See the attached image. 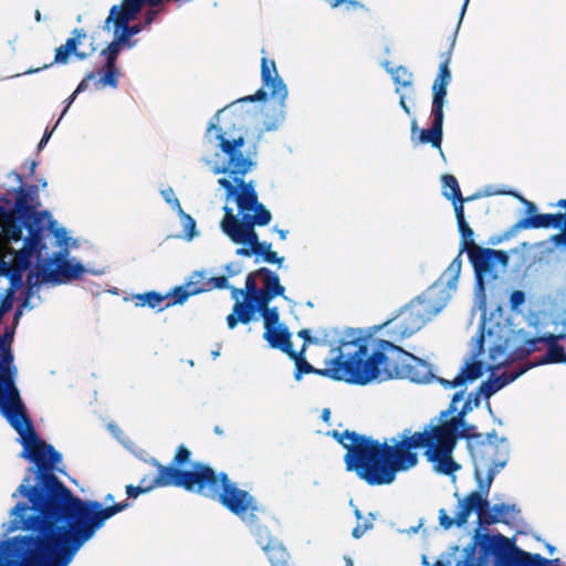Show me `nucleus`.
<instances>
[{
	"label": "nucleus",
	"mask_w": 566,
	"mask_h": 566,
	"mask_svg": "<svg viewBox=\"0 0 566 566\" xmlns=\"http://www.w3.org/2000/svg\"><path fill=\"white\" fill-rule=\"evenodd\" d=\"M42 478V483L18 488L31 507L20 502L13 514L24 530L36 533L18 539L23 566H69L106 521L130 505L125 500L103 506L98 501H85L74 495L56 475Z\"/></svg>",
	"instance_id": "f257e3e1"
},
{
	"label": "nucleus",
	"mask_w": 566,
	"mask_h": 566,
	"mask_svg": "<svg viewBox=\"0 0 566 566\" xmlns=\"http://www.w3.org/2000/svg\"><path fill=\"white\" fill-rule=\"evenodd\" d=\"M368 347V337H364L359 329L349 328L339 342L338 355L332 359L331 368H314L304 357L305 344L300 352L293 349L287 356L295 363L296 380H301L305 374H318L360 386L376 379L401 378L413 382H424L428 379V365L392 342L379 339L369 356Z\"/></svg>",
	"instance_id": "f03ea898"
},
{
	"label": "nucleus",
	"mask_w": 566,
	"mask_h": 566,
	"mask_svg": "<svg viewBox=\"0 0 566 566\" xmlns=\"http://www.w3.org/2000/svg\"><path fill=\"white\" fill-rule=\"evenodd\" d=\"M151 464L158 470L157 475H145L139 485L156 484L157 488L178 486L197 493L212 501H218L229 512L240 517L251 530L260 528V516L266 510L248 491L240 489L226 472H217L203 462L191 463L190 470L165 467L156 459Z\"/></svg>",
	"instance_id": "7ed1b4c3"
},
{
	"label": "nucleus",
	"mask_w": 566,
	"mask_h": 566,
	"mask_svg": "<svg viewBox=\"0 0 566 566\" xmlns=\"http://www.w3.org/2000/svg\"><path fill=\"white\" fill-rule=\"evenodd\" d=\"M464 398V390L457 391L446 410L439 413L437 424L427 426L421 432H411L403 430V450L407 452L405 461V471L418 464V454L413 450L424 448V457L428 462L433 464L436 472L444 475H451L461 469L452 453L459 439H465L468 444L473 440H481L483 434L478 432L474 424L468 423L463 418L454 429H448L451 415L457 411V405Z\"/></svg>",
	"instance_id": "20e7f679"
},
{
	"label": "nucleus",
	"mask_w": 566,
	"mask_h": 566,
	"mask_svg": "<svg viewBox=\"0 0 566 566\" xmlns=\"http://www.w3.org/2000/svg\"><path fill=\"white\" fill-rule=\"evenodd\" d=\"M332 437L346 449L345 468L353 471L368 485H386L395 481L398 472L405 471L408 458L403 450V432L399 439L379 442L355 431H332Z\"/></svg>",
	"instance_id": "39448f33"
},
{
	"label": "nucleus",
	"mask_w": 566,
	"mask_h": 566,
	"mask_svg": "<svg viewBox=\"0 0 566 566\" xmlns=\"http://www.w3.org/2000/svg\"><path fill=\"white\" fill-rule=\"evenodd\" d=\"M0 413L21 437V443L24 447L22 457L35 463L38 483L43 482V475H55L52 471L61 462L62 455L52 444L38 437L20 391L6 371L0 373Z\"/></svg>",
	"instance_id": "423d86ee"
},
{
	"label": "nucleus",
	"mask_w": 566,
	"mask_h": 566,
	"mask_svg": "<svg viewBox=\"0 0 566 566\" xmlns=\"http://www.w3.org/2000/svg\"><path fill=\"white\" fill-rule=\"evenodd\" d=\"M217 130L216 139L219 142V147L222 153L228 156V167L216 168L214 174L228 172L235 187L229 179L220 178L218 184L226 190L227 197H233L239 211L249 213L258 206L262 205L259 201L258 193L254 189L253 182H245L243 177L256 165L254 156L256 155V145H253V151L244 155L241 148L244 146V137L242 135L227 137V132H223L218 123H210L207 132Z\"/></svg>",
	"instance_id": "0eeeda50"
},
{
	"label": "nucleus",
	"mask_w": 566,
	"mask_h": 566,
	"mask_svg": "<svg viewBox=\"0 0 566 566\" xmlns=\"http://www.w3.org/2000/svg\"><path fill=\"white\" fill-rule=\"evenodd\" d=\"M450 297L448 287L433 284L402 306L394 317L375 326L374 329H385V334L391 340L400 342L424 327L446 307Z\"/></svg>",
	"instance_id": "6e6552de"
},
{
	"label": "nucleus",
	"mask_w": 566,
	"mask_h": 566,
	"mask_svg": "<svg viewBox=\"0 0 566 566\" xmlns=\"http://www.w3.org/2000/svg\"><path fill=\"white\" fill-rule=\"evenodd\" d=\"M223 211L220 228L233 243H253L254 254L262 256L263 261L279 265L283 263L284 258L272 251V243L260 241L255 231V227L268 226L272 220V213L264 205H260L252 210V214L244 213L241 219L228 206L223 207Z\"/></svg>",
	"instance_id": "1a4fd4ad"
},
{
	"label": "nucleus",
	"mask_w": 566,
	"mask_h": 566,
	"mask_svg": "<svg viewBox=\"0 0 566 566\" xmlns=\"http://www.w3.org/2000/svg\"><path fill=\"white\" fill-rule=\"evenodd\" d=\"M469 451L474 463V473L479 488L490 492L495 475L503 469L510 454L506 438H499L495 430L481 440L469 443Z\"/></svg>",
	"instance_id": "9d476101"
},
{
	"label": "nucleus",
	"mask_w": 566,
	"mask_h": 566,
	"mask_svg": "<svg viewBox=\"0 0 566 566\" xmlns=\"http://www.w3.org/2000/svg\"><path fill=\"white\" fill-rule=\"evenodd\" d=\"M479 557H475L474 566H489L488 558L493 557L494 566H533L535 555L518 548L512 539L502 534L476 535Z\"/></svg>",
	"instance_id": "9b49d317"
},
{
	"label": "nucleus",
	"mask_w": 566,
	"mask_h": 566,
	"mask_svg": "<svg viewBox=\"0 0 566 566\" xmlns=\"http://www.w3.org/2000/svg\"><path fill=\"white\" fill-rule=\"evenodd\" d=\"M489 492L483 489L472 491L458 502V526L468 522L472 512L478 514L480 525H492L496 523H510L514 521L520 510L514 504L496 503L492 507L488 500Z\"/></svg>",
	"instance_id": "f8f14e48"
},
{
	"label": "nucleus",
	"mask_w": 566,
	"mask_h": 566,
	"mask_svg": "<svg viewBox=\"0 0 566 566\" xmlns=\"http://www.w3.org/2000/svg\"><path fill=\"white\" fill-rule=\"evenodd\" d=\"M163 4L161 0H122L120 4H114L111 8L105 25L108 27L112 23L119 41L127 48H133L135 41H130V38L140 33L144 25L139 22L130 25L129 22L138 17L145 6L161 7Z\"/></svg>",
	"instance_id": "ddd939ff"
},
{
	"label": "nucleus",
	"mask_w": 566,
	"mask_h": 566,
	"mask_svg": "<svg viewBox=\"0 0 566 566\" xmlns=\"http://www.w3.org/2000/svg\"><path fill=\"white\" fill-rule=\"evenodd\" d=\"M261 78L263 86L270 88L271 96L279 101V105L271 113L264 114V130L271 132L277 129L285 119L284 102L287 97V87L277 73L274 60L266 56L261 60Z\"/></svg>",
	"instance_id": "4468645a"
},
{
	"label": "nucleus",
	"mask_w": 566,
	"mask_h": 566,
	"mask_svg": "<svg viewBox=\"0 0 566 566\" xmlns=\"http://www.w3.org/2000/svg\"><path fill=\"white\" fill-rule=\"evenodd\" d=\"M468 256L481 289H483L485 275L493 273L497 264L506 266L510 261L509 254L505 251L482 248L480 245L469 251Z\"/></svg>",
	"instance_id": "2eb2a0df"
},
{
	"label": "nucleus",
	"mask_w": 566,
	"mask_h": 566,
	"mask_svg": "<svg viewBox=\"0 0 566 566\" xmlns=\"http://www.w3.org/2000/svg\"><path fill=\"white\" fill-rule=\"evenodd\" d=\"M67 249L64 252L54 253L50 259L48 265L42 271V276L45 282L52 283H66L75 279H80L85 272V268L82 263L77 262L73 264L69 260H65Z\"/></svg>",
	"instance_id": "dca6fc26"
},
{
	"label": "nucleus",
	"mask_w": 566,
	"mask_h": 566,
	"mask_svg": "<svg viewBox=\"0 0 566 566\" xmlns=\"http://www.w3.org/2000/svg\"><path fill=\"white\" fill-rule=\"evenodd\" d=\"M432 125L428 129H419L417 122H411V140L416 144H430L433 148L441 149L443 136V107H431Z\"/></svg>",
	"instance_id": "f3484780"
},
{
	"label": "nucleus",
	"mask_w": 566,
	"mask_h": 566,
	"mask_svg": "<svg viewBox=\"0 0 566 566\" xmlns=\"http://www.w3.org/2000/svg\"><path fill=\"white\" fill-rule=\"evenodd\" d=\"M528 367L521 368L516 371L512 373H503L502 375L490 378L485 381H482L478 389L475 390V406H480L481 403V397L490 398L492 395L497 392L500 389H502L504 386L511 384L515 379H517L521 375H523Z\"/></svg>",
	"instance_id": "a211bd4d"
},
{
	"label": "nucleus",
	"mask_w": 566,
	"mask_h": 566,
	"mask_svg": "<svg viewBox=\"0 0 566 566\" xmlns=\"http://www.w3.org/2000/svg\"><path fill=\"white\" fill-rule=\"evenodd\" d=\"M255 274L262 280L259 302H271L276 296H284L285 287L281 284L279 275L268 268L255 270Z\"/></svg>",
	"instance_id": "6ab92c4d"
},
{
	"label": "nucleus",
	"mask_w": 566,
	"mask_h": 566,
	"mask_svg": "<svg viewBox=\"0 0 566 566\" xmlns=\"http://www.w3.org/2000/svg\"><path fill=\"white\" fill-rule=\"evenodd\" d=\"M562 229V213H541L525 217L518 220L511 229V232L518 229Z\"/></svg>",
	"instance_id": "aec40b11"
},
{
	"label": "nucleus",
	"mask_w": 566,
	"mask_h": 566,
	"mask_svg": "<svg viewBox=\"0 0 566 566\" xmlns=\"http://www.w3.org/2000/svg\"><path fill=\"white\" fill-rule=\"evenodd\" d=\"M450 60H451V54H450V52H448V53H446V59L439 66L438 75L432 85V93H433L432 105L433 106L443 107V105H444V99L447 96V87H448L449 83L451 82V72L449 69Z\"/></svg>",
	"instance_id": "412c9836"
},
{
	"label": "nucleus",
	"mask_w": 566,
	"mask_h": 566,
	"mask_svg": "<svg viewBox=\"0 0 566 566\" xmlns=\"http://www.w3.org/2000/svg\"><path fill=\"white\" fill-rule=\"evenodd\" d=\"M259 312V304L251 300H244L243 302H235L232 307V313L227 316V324L230 329L241 324H249Z\"/></svg>",
	"instance_id": "4be33fe9"
},
{
	"label": "nucleus",
	"mask_w": 566,
	"mask_h": 566,
	"mask_svg": "<svg viewBox=\"0 0 566 566\" xmlns=\"http://www.w3.org/2000/svg\"><path fill=\"white\" fill-rule=\"evenodd\" d=\"M15 326L7 327L2 337H0V373H7L14 380L15 367L13 364V354L11 352V344L13 342Z\"/></svg>",
	"instance_id": "5701e85b"
},
{
	"label": "nucleus",
	"mask_w": 566,
	"mask_h": 566,
	"mask_svg": "<svg viewBox=\"0 0 566 566\" xmlns=\"http://www.w3.org/2000/svg\"><path fill=\"white\" fill-rule=\"evenodd\" d=\"M0 227L4 237L10 241H20L22 239V229L24 227L23 221L20 222L18 220L13 210L6 211L0 207Z\"/></svg>",
	"instance_id": "b1692460"
},
{
	"label": "nucleus",
	"mask_w": 566,
	"mask_h": 566,
	"mask_svg": "<svg viewBox=\"0 0 566 566\" xmlns=\"http://www.w3.org/2000/svg\"><path fill=\"white\" fill-rule=\"evenodd\" d=\"M263 338L272 348H277L286 355L293 350L291 333L285 326L279 325L272 329L264 331Z\"/></svg>",
	"instance_id": "393cba45"
},
{
	"label": "nucleus",
	"mask_w": 566,
	"mask_h": 566,
	"mask_svg": "<svg viewBox=\"0 0 566 566\" xmlns=\"http://www.w3.org/2000/svg\"><path fill=\"white\" fill-rule=\"evenodd\" d=\"M271 566H291V556L286 548L276 541L270 539L263 547Z\"/></svg>",
	"instance_id": "a878e982"
},
{
	"label": "nucleus",
	"mask_w": 566,
	"mask_h": 566,
	"mask_svg": "<svg viewBox=\"0 0 566 566\" xmlns=\"http://www.w3.org/2000/svg\"><path fill=\"white\" fill-rule=\"evenodd\" d=\"M484 373L483 364L480 360L467 363L454 377L453 385H464L467 381H474L482 377Z\"/></svg>",
	"instance_id": "bb28decb"
},
{
	"label": "nucleus",
	"mask_w": 566,
	"mask_h": 566,
	"mask_svg": "<svg viewBox=\"0 0 566 566\" xmlns=\"http://www.w3.org/2000/svg\"><path fill=\"white\" fill-rule=\"evenodd\" d=\"M17 198L14 202V212L19 213V216H22L23 213L28 212L33 206L30 203L32 198V193H36L38 187L35 185H32L29 187L28 190H25L23 187H19L17 190Z\"/></svg>",
	"instance_id": "cd10ccee"
},
{
	"label": "nucleus",
	"mask_w": 566,
	"mask_h": 566,
	"mask_svg": "<svg viewBox=\"0 0 566 566\" xmlns=\"http://www.w3.org/2000/svg\"><path fill=\"white\" fill-rule=\"evenodd\" d=\"M169 298V295L161 294L156 291H149L142 294L134 295L136 306H149L150 308L161 307V303Z\"/></svg>",
	"instance_id": "c85d7f7f"
},
{
	"label": "nucleus",
	"mask_w": 566,
	"mask_h": 566,
	"mask_svg": "<svg viewBox=\"0 0 566 566\" xmlns=\"http://www.w3.org/2000/svg\"><path fill=\"white\" fill-rule=\"evenodd\" d=\"M259 313L264 322V329H272L279 326L280 313L277 307H270V302H259Z\"/></svg>",
	"instance_id": "c756f323"
},
{
	"label": "nucleus",
	"mask_w": 566,
	"mask_h": 566,
	"mask_svg": "<svg viewBox=\"0 0 566 566\" xmlns=\"http://www.w3.org/2000/svg\"><path fill=\"white\" fill-rule=\"evenodd\" d=\"M475 391H472L469 394L467 400L462 405L461 409L454 412L455 415H451L450 423L447 426L448 429H454L458 423L463 418H467V416L473 410V408H478L479 406H475Z\"/></svg>",
	"instance_id": "7c9ffc66"
},
{
	"label": "nucleus",
	"mask_w": 566,
	"mask_h": 566,
	"mask_svg": "<svg viewBox=\"0 0 566 566\" xmlns=\"http://www.w3.org/2000/svg\"><path fill=\"white\" fill-rule=\"evenodd\" d=\"M0 269L2 270V275L7 276L10 281V287L8 290H12V293H15V290L22 285L23 271L12 268L11 264L3 260H0Z\"/></svg>",
	"instance_id": "2f4dec72"
},
{
	"label": "nucleus",
	"mask_w": 566,
	"mask_h": 566,
	"mask_svg": "<svg viewBox=\"0 0 566 566\" xmlns=\"http://www.w3.org/2000/svg\"><path fill=\"white\" fill-rule=\"evenodd\" d=\"M566 361L564 347L558 345L549 346L547 353L539 358L536 365L557 364Z\"/></svg>",
	"instance_id": "473e14b6"
},
{
	"label": "nucleus",
	"mask_w": 566,
	"mask_h": 566,
	"mask_svg": "<svg viewBox=\"0 0 566 566\" xmlns=\"http://www.w3.org/2000/svg\"><path fill=\"white\" fill-rule=\"evenodd\" d=\"M182 286L189 293V296L211 290V287L207 286L206 282H203L202 273L199 272H195L191 276V280L187 281L185 284H182Z\"/></svg>",
	"instance_id": "72a5a7b5"
},
{
	"label": "nucleus",
	"mask_w": 566,
	"mask_h": 566,
	"mask_svg": "<svg viewBox=\"0 0 566 566\" xmlns=\"http://www.w3.org/2000/svg\"><path fill=\"white\" fill-rule=\"evenodd\" d=\"M458 229L461 234V250L460 253L467 251V253L474 249V247H479L473 239V230L470 228L467 221L459 222Z\"/></svg>",
	"instance_id": "f704fd0d"
},
{
	"label": "nucleus",
	"mask_w": 566,
	"mask_h": 566,
	"mask_svg": "<svg viewBox=\"0 0 566 566\" xmlns=\"http://www.w3.org/2000/svg\"><path fill=\"white\" fill-rule=\"evenodd\" d=\"M70 55V51L64 45H61L56 48L54 60L51 63L44 64L40 67L29 69L24 71L23 74H34L42 70L51 67L53 64H66L69 62Z\"/></svg>",
	"instance_id": "c9c22d12"
},
{
	"label": "nucleus",
	"mask_w": 566,
	"mask_h": 566,
	"mask_svg": "<svg viewBox=\"0 0 566 566\" xmlns=\"http://www.w3.org/2000/svg\"><path fill=\"white\" fill-rule=\"evenodd\" d=\"M46 213L48 212H45V211L39 212L34 209V207H32L30 210H28V212L20 216V219L23 220V224L27 229L42 230L41 224L43 221V217Z\"/></svg>",
	"instance_id": "e433bc0d"
},
{
	"label": "nucleus",
	"mask_w": 566,
	"mask_h": 566,
	"mask_svg": "<svg viewBox=\"0 0 566 566\" xmlns=\"http://www.w3.org/2000/svg\"><path fill=\"white\" fill-rule=\"evenodd\" d=\"M165 295H169L168 302L164 305V307H160L159 311H163L177 304L181 305L190 297L189 293L185 290L182 285L175 286L170 292L166 293Z\"/></svg>",
	"instance_id": "4c0bfd02"
},
{
	"label": "nucleus",
	"mask_w": 566,
	"mask_h": 566,
	"mask_svg": "<svg viewBox=\"0 0 566 566\" xmlns=\"http://www.w3.org/2000/svg\"><path fill=\"white\" fill-rule=\"evenodd\" d=\"M259 274H255V271L248 274L245 279V287L244 290V300H251L255 303H259V293L260 287H258L256 279Z\"/></svg>",
	"instance_id": "58836bf2"
},
{
	"label": "nucleus",
	"mask_w": 566,
	"mask_h": 566,
	"mask_svg": "<svg viewBox=\"0 0 566 566\" xmlns=\"http://www.w3.org/2000/svg\"><path fill=\"white\" fill-rule=\"evenodd\" d=\"M191 461V451L185 446L180 444L168 467L181 470L182 467L189 464Z\"/></svg>",
	"instance_id": "ea45409f"
},
{
	"label": "nucleus",
	"mask_w": 566,
	"mask_h": 566,
	"mask_svg": "<svg viewBox=\"0 0 566 566\" xmlns=\"http://www.w3.org/2000/svg\"><path fill=\"white\" fill-rule=\"evenodd\" d=\"M104 74L99 78V83L104 86H111L113 88H116L118 86V75L119 70L116 65L112 64H105L104 65Z\"/></svg>",
	"instance_id": "a19ab883"
},
{
	"label": "nucleus",
	"mask_w": 566,
	"mask_h": 566,
	"mask_svg": "<svg viewBox=\"0 0 566 566\" xmlns=\"http://www.w3.org/2000/svg\"><path fill=\"white\" fill-rule=\"evenodd\" d=\"M442 182H443L444 189L446 188L450 189V192L443 191V196L446 198H448L449 200H451V199L459 200V198L462 197V192L460 190L458 180L453 175H443Z\"/></svg>",
	"instance_id": "79ce46f5"
},
{
	"label": "nucleus",
	"mask_w": 566,
	"mask_h": 566,
	"mask_svg": "<svg viewBox=\"0 0 566 566\" xmlns=\"http://www.w3.org/2000/svg\"><path fill=\"white\" fill-rule=\"evenodd\" d=\"M73 34L74 36L72 38H69L65 42V44H63L69 51L70 53L72 54H75L77 59L80 60H84L87 57V54L84 53V52H78L77 51V48H78V44H80V38H84L85 36V33L83 30L81 29H75L73 31Z\"/></svg>",
	"instance_id": "37998d69"
},
{
	"label": "nucleus",
	"mask_w": 566,
	"mask_h": 566,
	"mask_svg": "<svg viewBox=\"0 0 566 566\" xmlns=\"http://www.w3.org/2000/svg\"><path fill=\"white\" fill-rule=\"evenodd\" d=\"M29 234L24 239L23 248L28 249L32 253L40 252V250L43 248L41 244L42 241V230H32L27 229Z\"/></svg>",
	"instance_id": "c03bdc74"
},
{
	"label": "nucleus",
	"mask_w": 566,
	"mask_h": 566,
	"mask_svg": "<svg viewBox=\"0 0 566 566\" xmlns=\"http://www.w3.org/2000/svg\"><path fill=\"white\" fill-rule=\"evenodd\" d=\"M122 45L126 44L124 42H120L118 36L115 35V40L112 43H109L106 49L102 51V55L106 59L105 64L116 65V61L119 55Z\"/></svg>",
	"instance_id": "a18cd8bd"
},
{
	"label": "nucleus",
	"mask_w": 566,
	"mask_h": 566,
	"mask_svg": "<svg viewBox=\"0 0 566 566\" xmlns=\"http://www.w3.org/2000/svg\"><path fill=\"white\" fill-rule=\"evenodd\" d=\"M392 80L396 84L408 87L412 84V73L405 66H397L391 71Z\"/></svg>",
	"instance_id": "49530a36"
},
{
	"label": "nucleus",
	"mask_w": 566,
	"mask_h": 566,
	"mask_svg": "<svg viewBox=\"0 0 566 566\" xmlns=\"http://www.w3.org/2000/svg\"><path fill=\"white\" fill-rule=\"evenodd\" d=\"M538 348L536 346V340L533 338L526 339L521 346L516 347L512 353L513 359H524L528 357L531 354L536 352Z\"/></svg>",
	"instance_id": "de8ad7c7"
},
{
	"label": "nucleus",
	"mask_w": 566,
	"mask_h": 566,
	"mask_svg": "<svg viewBox=\"0 0 566 566\" xmlns=\"http://www.w3.org/2000/svg\"><path fill=\"white\" fill-rule=\"evenodd\" d=\"M266 97H268V93L263 88H260L255 92V94L241 97V98L237 99L235 102L230 103L224 108L219 109L217 112V114L214 115V118L218 122L220 114L223 113L227 108H230L231 106H233L235 103L261 102V101H265Z\"/></svg>",
	"instance_id": "09e8293b"
},
{
	"label": "nucleus",
	"mask_w": 566,
	"mask_h": 566,
	"mask_svg": "<svg viewBox=\"0 0 566 566\" xmlns=\"http://www.w3.org/2000/svg\"><path fill=\"white\" fill-rule=\"evenodd\" d=\"M476 553V544H469L464 548V559L459 562L455 566H474ZM433 566H446L443 562L437 560Z\"/></svg>",
	"instance_id": "8fccbe9b"
},
{
	"label": "nucleus",
	"mask_w": 566,
	"mask_h": 566,
	"mask_svg": "<svg viewBox=\"0 0 566 566\" xmlns=\"http://www.w3.org/2000/svg\"><path fill=\"white\" fill-rule=\"evenodd\" d=\"M32 254L33 253L31 251H29L25 248H22L19 252L15 253L13 264H11L12 268L24 271L31 264L30 259Z\"/></svg>",
	"instance_id": "3c124183"
},
{
	"label": "nucleus",
	"mask_w": 566,
	"mask_h": 566,
	"mask_svg": "<svg viewBox=\"0 0 566 566\" xmlns=\"http://www.w3.org/2000/svg\"><path fill=\"white\" fill-rule=\"evenodd\" d=\"M22 536H20V538ZM18 539H19V537L14 538L15 544H17V552L19 553L20 556H22L19 551ZM9 547H10V544L8 542L0 543V566H23V563L21 565H19L17 562L7 559V554H8ZM21 558L23 559V557H21Z\"/></svg>",
	"instance_id": "603ef678"
},
{
	"label": "nucleus",
	"mask_w": 566,
	"mask_h": 566,
	"mask_svg": "<svg viewBox=\"0 0 566 566\" xmlns=\"http://www.w3.org/2000/svg\"><path fill=\"white\" fill-rule=\"evenodd\" d=\"M461 260L460 255L454 258L451 263L449 264L448 269L446 270V274H449L452 277V281L448 282L449 289H455V282L460 275L461 272Z\"/></svg>",
	"instance_id": "864d4df0"
},
{
	"label": "nucleus",
	"mask_w": 566,
	"mask_h": 566,
	"mask_svg": "<svg viewBox=\"0 0 566 566\" xmlns=\"http://www.w3.org/2000/svg\"><path fill=\"white\" fill-rule=\"evenodd\" d=\"M156 489V484H150V485H133V484H128L126 485L125 490H126V494L128 497H133V499H136L138 497L140 494H144V493H147L151 490Z\"/></svg>",
	"instance_id": "5fc2aeb1"
},
{
	"label": "nucleus",
	"mask_w": 566,
	"mask_h": 566,
	"mask_svg": "<svg viewBox=\"0 0 566 566\" xmlns=\"http://www.w3.org/2000/svg\"><path fill=\"white\" fill-rule=\"evenodd\" d=\"M160 193H161L163 198L165 199V201H166L167 203L171 205V207H172L174 209H177V211H178L179 213H184V210H182V208H181V205H180L179 200L176 198V196H175V192H174L172 188L168 187V188H166V189L161 190V192H160Z\"/></svg>",
	"instance_id": "6e6d98bb"
},
{
	"label": "nucleus",
	"mask_w": 566,
	"mask_h": 566,
	"mask_svg": "<svg viewBox=\"0 0 566 566\" xmlns=\"http://www.w3.org/2000/svg\"><path fill=\"white\" fill-rule=\"evenodd\" d=\"M439 523L440 526L444 530H450L454 524L458 526V512L455 513V517L452 518L448 515L444 509L439 510Z\"/></svg>",
	"instance_id": "4d7b16f0"
},
{
	"label": "nucleus",
	"mask_w": 566,
	"mask_h": 566,
	"mask_svg": "<svg viewBox=\"0 0 566 566\" xmlns=\"http://www.w3.org/2000/svg\"><path fill=\"white\" fill-rule=\"evenodd\" d=\"M471 199H472V197H469L467 199H464L463 197H460L459 200L451 199L453 208H454V212H455L457 223L465 221L463 202L469 201Z\"/></svg>",
	"instance_id": "13d9d810"
},
{
	"label": "nucleus",
	"mask_w": 566,
	"mask_h": 566,
	"mask_svg": "<svg viewBox=\"0 0 566 566\" xmlns=\"http://www.w3.org/2000/svg\"><path fill=\"white\" fill-rule=\"evenodd\" d=\"M565 337H566V334H559V335L547 334L545 336L534 337L533 340H536V345L538 343H545L548 348L549 346L558 345V340H562Z\"/></svg>",
	"instance_id": "bf43d9fd"
},
{
	"label": "nucleus",
	"mask_w": 566,
	"mask_h": 566,
	"mask_svg": "<svg viewBox=\"0 0 566 566\" xmlns=\"http://www.w3.org/2000/svg\"><path fill=\"white\" fill-rule=\"evenodd\" d=\"M161 9H158V7H149L148 10H146L144 14V21L140 22L144 25V29L148 28L154 23V21L157 19V15L161 12Z\"/></svg>",
	"instance_id": "052dcab7"
},
{
	"label": "nucleus",
	"mask_w": 566,
	"mask_h": 566,
	"mask_svg": "<svg viewBox=\"0 0 566 566\" xmlns=\"http://www.w3.org/2000/svg\"><path fill=\"white\" fill-rule=\"evenodd\" d=\"M207 286L212 289H229V281L227 275L214 276L206 282Z\"/></svg>",
	"instance_id": "680f3d73"
},
{
	"label": "nucleus",
	"mask_w": 566,
	"mask_h": 566,
	"mask_svg": "<svg viewBox=\"0 0 566 566\" xmlns=\"http://www.w3.org/2000/svg\"><path fill=\"white\" fill-rule=\"evenodd\" d=\"M13 296L14 293H12V290H7L6 295L2 297L0 303V313L4 315L7 312H9L13 306Z\"/></svg>",
	"instance_id": "e2e57ef3"
},
{
	"label": "nucleus",
	"mask_w": 566,
	"mask_h": 566,
	"mask_svg": "<svg viewBox=\"0 0 566 566\" xmlns=\"http://www.w3.org/2000/svg\"><path fill=\"white\" fill-rule=\"evenodd\" d=\"M562 223H563V231L560 233L554 234L551 238V240L557 247H559V245L566 247V212L562 213Z\"/></svg>",
	"instance_id": "0e129e2a"
},
{
	"label": "nucleus",
	"mask_w": 566,
	"mask_h": 566,
	"mask_svg": "<svg viewBox=\"0 0 566 566\" xmlns=\"http://www.w3.org/2000/svg\"><path fill=\"white\" fill-rule=\"evenodd\" d=\"M525 293L523 291H513L510 295V306L512 310H516L518 306L524 304Z\"/></svg>",
	"instance_id": "69168bd1"
},
{
	"label": "nucleus",
	"mask_w": 566,
	"mask_h": 566,
	"mask_svg": "<svg viewBox=\"0 0 566 566\" xmlns=\"http://www.w3.org/2000/svg\"><path fill=\"white\" fill-rule=\"evenodd\" d=\"M181 214L185 218V228L187 230V237H188V239H192L195 235L196 221L191 216H189L185 212Z\"/></svg>",
	"instance_id": "338daca9"
},
{
	"label": "nucleus",
	"mask_w": 566,
	"mask_h": 566,
	"mask_svg": "<svg viewBox=\"0 0 566 566\" xmlns=\"http://www.w3.org/2000/svg\"><path fill=\"white\" fill-rule=\"evenodd\" d=\"M242 268L240 263L231 262L226 265L224 271L228 277H232L238 275L241 272Z\"/></svg>",
	"instance_id": "774afa93"
}]
</instances>
